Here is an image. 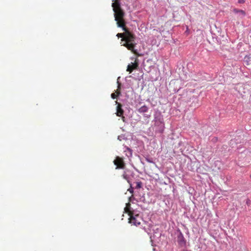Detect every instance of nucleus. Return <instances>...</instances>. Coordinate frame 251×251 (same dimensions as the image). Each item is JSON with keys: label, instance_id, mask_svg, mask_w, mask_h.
<instances>
[{"label": "nucleus", "instance_id": "nucleus-11", "mask_svg": "<svg viewBox=\"0 0 251 251\" xmlns=\"http://www.w3.org/2000/svg\"><path fill=\"white\" fill-rule=\"evenodd\" d=\"M148 107L146 105H144V106L141 107L138 109V111L139 113H142L146 112L148 111Z\"/></svg>", "mask_w": 251, "mask_h": 251}, {"label": "nucleus", "instance_id": "nucleus-2", "mask_svg": "<svg viewBox=\"0 0 251 251\" xmlns=\"http://www.w3.org/2000/svg\"><path fill=\"white\" fill-rule=\"evenodd\" d=\"M129 216L128 223L131 224V225L137 226L141 225L142 219L139 214H134L133 213Z\"/></svg>", "mask_w": 251, "mask_h": 251}, {"label": "nucleus", "instance_id": "nucleus-1", "mask_svg": "<svg viewBox=\"0 0 251 251\" xmlns=\"http://www.w3.org/2000/svg\"><path fill=\"white\" fill-rule=\"evenodd\" d=\"M112 6L114 11L115 20L117 22L118 26L122 28L123 30L125 31L124 38L121 40L122 41L125 42L122 45L126 47L128 50H131L133 53L137 54V50L134 49L136 45L135 42V36L126 26L124 11L121 9L118 1L112 3Z\"/></svg>", "mask_w": 251, "mask_h": 251}, {"label": "nucleus", "instance_id": "nucleus-15", "mask_svg": "<svg viewBox=\"0 0 251 251\" xmlns=\"http://www.w3.org/2000/svg\"><path fill=\"white\" fill-rule=\"evenodd\" d=\"M128 191L131 193L133 192V188L131 187L128 189Z\"/></svg>", "mask_w": 251, "mask_h": 251}, {"label": "nucleus", "instance_id": "nucleus-8", "mask_svg": "<svg viewBox=\"0 0 251 251\" xmlns=\"http://www.w3.org/2000/svg\"><path fill=\"white\" fill-rule=\"evenodd\" d=\"M118 89H117V92H116L117 94H116L115 93H112L111 94V98L113 99H116L117 97H118V96L120 95L121 94V92L120 91V89L121 88V84L120 83H119V82H118Z\"/></svg>", "mask_w": 251, "mask_h": 251}, {"label": "nucleus", "instance_id": "nucleus-5", "mask_svg": "<svg viewBox=\"0 0 251 251\" xmlns=\"http://www.w3.org/2000/svg\"><path fill=\"white\" fill-rule=\"evenodd\" d=\"M138 67V63L135 61L134 63H131L128 65L126 71L131 73L134 70L137 69Z\"/></svg>", "mask_w": 251, "mask_h": 251}, {"label": "nucleus", "instance_id": "nucleus-14", "mask_svg": "<svg viewBox=\"0 0 251 251\" xmlns=\"http://www.w3.org/2000/svg\"><path fill=\"white\" fill-rule=\"evenodd\" d=\"M123 177L124 179L126 180L129 183H130L129 181L128 180V177L127 175H126L125 173L124 174H123Z\"/></svg>", "mask_w": 251, "mask_h": 251}, {"label": "nucleus", "instance_id": "nucleus-7", "mask_svg": "<svg viewBox=\"0 0 251 251\" xmlns=\"http://www.w3.org/2000/svg\"><path fill=\"white\" fill-rule=\"evenodd\" d=\"M130 204L128 202L126 204V206L124 208L125 212L127 213L128 216L131 215V214H133V212L131 211L130 210Z\"/></svg>", "mask_w": 251, "mask_h": 251}, {"label": "nucleus", "instance_id": "nucleus-4", "mask_svg": "<svg viewBox=\"0 0 251 251\" xmlns=\"http://www.w3.org/2000/svg\"><path fill=\"white\" fill-rule=\"evenodd\" d=\"M177 243L180 247H183L186 244V241L181 232L177 236Z\"/></svg>", "mask_w": 251, "mask_h": 251}, {"label": "nucleus", "instance_id": "nucleus-3", "mask_svg": "<svg viewBox=\"0 0 251 251\" xmlns=\"http://www.w3.org/2000/svg\"><path fill=\"white\" fill-rule=\"evenodd\" d=\"M113 163L116 166V169H125L126 168V164L123 157L116 156L113 161Z\"/></svg>", "mask_w": 251, "mask_h": 251}, {"label": "nucleus", "instance_id": "nucleus-10", "mask_svg": "<svg viewBox=\"0 0 251 251\" xmlns=\"http://www.w3.org/2000/svg\"><path fill=\"white\" fill-rule=\"evenodd\" d=\"M244 62L246 64L251 68V56H246L244 58Z\"/></svg>", "mask_w": 251, "mask_h": 251}, {"label": "nucleus", "instance_id": "nucleus-18", "mask_svg": "<svg viewBox=\"0 0 251 251\" xmlns=\"http://www.w3.org/2000/svg\"><path fill=\"white\" fill-rule=\"evenodd\" d=\"M250 177H251V175L250 176Z\"/></svg>", "mask_w": 251, "mask_h": 251}, {"label": "nucleus", "instance_id": "nucleus-12", "mask_svg": "<svg viewBox=\"0 0 251 251\" xmlns=\"http://www.w3.org/2000/svg\"><path fill=\"white\" fill-rule=\"evenodd\" d=\"M125 35V31L124 33H119L117 34V36L118 38H122V39L124 38Z\"/></svg>", "mask_w": 251, "mask_h": 251}, {"label": "nucleus", "instance_id": "nucleus-16", "mask_svg": "<svg viewBox=\"0 0 251 251\" xmlns=\"http://www.w3.org/2000/svg\"><path fill=\"white\" fill-rule=\"evenodd\" d=\"M238 2L239 3H244V0H238Z\"/></svg>", "mask_w": 251, "mask_h": 251}, {"label": "nucleus", "instance_id": "nucleus-9", "mask_svg": "<svg viewBox=\"0 0 251 251\" xmlns=\"http://www.w3.org/2000/svg\"><path fill=\"white\" fill-rule=\"evenodd\" d=\"M234 13L236 14H239L241 17H244L246 15L245 12L243 10H239L236 8H234L233 10Z\"/></svg>", "mask_w": 251, "mask_h": 251}, {"label": "nucleus", "instance_id": "nucleus-17", "mask_svg": "<svg viewBox=\"0 0 251 251\" xmlns=\"http://www.w3.org/2000/svg\"><path fill=\"white\" fill-rule=\"evenodd\" d=\"M127 150H128L130 152L131 151V150L128 148H127Z\"/></svg>", "mask_w": 251, "mask_h": 251}, {"label": "nucleus", "instance_id": "nucleus-13", "mask_svg": "<svg viewBox=\"0 0 251 251\" xmlns=\"http://www.w3.org/2000/svg\"><path fill=\"white\" fill-rule=\"evenodd\" d=\"M142 183L141 182H140H140H137L136 183V189H140V188H141V187H142Z\"/></svg>", "mask_w": 251, "mask_h": 251}, {"label": "nucleus", "instance_id": "nucleus-6", "mask_svg": "<svg viewBox=\"0 0 251 251\" xmlns=\"http://www.w3.org/2000/svg\"><path fill=\"white\" fill-rule=\"evenodd\" d=\"M116 103L117 104L116 115L117 116L121 117L124 114V110L122 108V105L117 101H116Z\"/></svg>", "mask_w": 251, "mask_h": 251}]
</instances>
